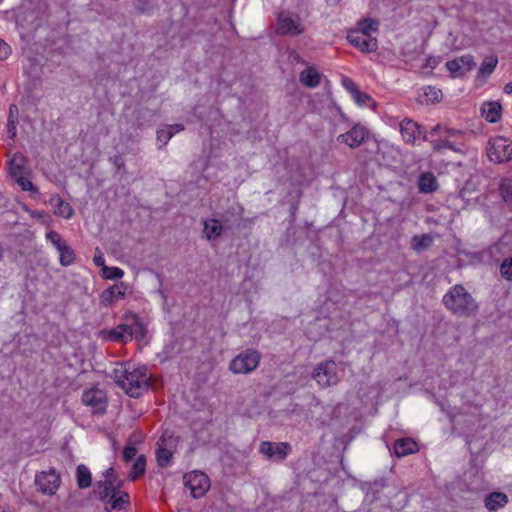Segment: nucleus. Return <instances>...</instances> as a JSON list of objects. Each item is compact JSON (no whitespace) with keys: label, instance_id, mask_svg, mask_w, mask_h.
Wrapping results in <instances>:
<instances>
[{"label":"nucleus","instance_id":"1","mask_svg":"<svg viewBox=\"0 0 512 512\" xmlns=\"http://www.w3.org/2000/svg\"><path fill=\"white\" fill-rule=\"evenodd\" d=\"M114 381L131 397H139L147 389L151 375L146 366L121 365L113 370Z\"/></svg>","mask_w":512,"mask_h":512},{"label":"nucleus","instance_id":"2","mask_svg":"<svg viewBox=\"0 0 512 512\" xmlns=\"http://www.w3.org/2000/svg\"><path fill=\"white\" fill-rule=\"evenodd\" d=\"M444 307L454 316L471 317L477 314L479 305L461 284L449 288L442 298Z\"/></svg>","mask_w":512,"mask_h":512},{"label":"nucleus","instance_id":"3","mask_svg":"<svg viewBox=\"0 0 512 512\" xmlns=\"http://www.w3.org/2000/svg\"><path fill=\"white\" fill-rule=\"evenodd\" d=\"M313 379L322 388L336 385L340 381L338 365L333 360H325L314 368Z\"/></svg>","mask_w":512,"mask_h":512},{"label":"nucleus","instance_id":"4","mask_svg":"<svg viewBox=\"0 0 512 512\" xmlns=\"http://www.w3.org/2000/svg\"><path fill=\"white\" fill-rule=\"evenodd\" d=\"M260 359L261 355L258 351L248 349L232 359L229 369L234 374H248L258 367Z\"/></svg>","mask_w":512,"mask_h":512},{"label":"nucleus","instance_id":"5","mask_svg":"<svg viewBox=\"0 0 512 512\" xmlns=\"http://www.w3.org/2000/svg\"><path fill=\"white\" fill-rule=\"evenodd\" d=\"M487 156L494 163H503L512 159V141L499 136L491 139L487 146Z\"/></svg>","mask_w":512,"mask_h":512},{"label":"nucleus","instance_id":"6","mask_svg":"<svg viewBox=\"0 0 512 512\" xmlns=\"http://www.w3.org/2000/svg\"><path fill=\"white\" fill-rule=\"evenodd\" d=\"M183 482L189 488L191 496L195 499L203 497L210 488L208 476L200 471L186 473L183 477Z\"/></svg>","mask_w":512,"mask_h":512},{"label":"nucleus","instance_id":"7","mask_svg":"<svg viewBox=\"0 0 512 512\" xmlns=\"http://www.w3.org/2000/svg\"><path fill=\"white\" fill-rule=\"evenodd\" d=\"M305 30L300 19L292 17L287 13H280L276 24V32L280 35L296 36L303 33Z\"/></svg>","mask_w":512,"mask_h":512},{"label":"nucleus","instance_id":"8","mask_svg":"<svg viewBox=\"0 0 512 512\" xmlns=\"http://www.w3.org/2000/svg\"><path fill=\"white\" fill-rule=\"evenodd\" d=\"M82 402L91 407L93 413L103 414L107 408L105 393L97 388L86 390L82 394Z\"/></svg>","mask_w":512,"mask_h":512},{"label":"nucleus","instance_id":"9","mask_svg":"<svg viewBox=\"0 0 512 512\" xmlns=\"http://www.w3.org/2000/svg\"><path fill=\"white\" fill-rule=\"evenodd\" d=\"M290 451V445L286 442L263 441L259 446V452L268 459L283 461Z\"/></svg>","mask_w":512,"mask_h":512},{"label":"nucleus","instance_id":"10","mask_svg":"<svg viewBox=\"0 0 512 512\" xmlns=\"http://www.w3.org/2000/svg\"><path fill=\"white\" fill-rule=\"evenodd\" d=\"M347 39L362 52L371 53L378 48L377 39L363 32L352 30L348 33Z\"/></svg>","mask_w":512,"mask_h":512},{"label":"nucleus","instance_id":"11","mask_svg":"<svg viewBox=\"0 0 512 512\" xmlns=\"http://www.w3.org/2000/svg\"><path fill=\"white\" fill-rule=\"evenodd\" d=\"M367 136V129L360 124H356L348 132L340 134L337 137V142L345 143L350 148H357L365 141Z\"/></svg>","mask_w":512,"mask_h":512},{"label":"nucleus","instance_id":"12","mask_svg":"<svg viewBox=\"0 0 512 512\" xmlns=\"http://www.w3.org/2000/svg\"><path fill=\"white\" fill-rule=\"evenodd\" d=\"M35 483L44 494L54 495L59 488L60 477L54 470L41 472L36 475Z\"/></svg>","mask_w":512,"mask_h":512},{"label":"nucleus","instance_id":"13","mask_svg":"<svg viewBox=\"0 0 512 512\" xmlns=\"http://www.w3.org/2000/svg\"><path fill=\"white\" fill-rule=\"evenodd\" d=\"M476 63L471 55H463L446 63L448 71L454 76H462L471 71Z\"/></svg>","mask_w":512,"mask_h":512},{"label":"nucleus","instance_id":"14","mask_svg":"<svg viewBox=\"0 0 512 512\" xmlns=\"http://www.w3.org/2000/svg\"><path fill=\"white\" fill-rule=\"evenodd\" d=\"M400 132L402 138L407 143H414L417 139H424V132L422 128L410 119H404L400 123Z\"/></svg>","mask_w":512,"mask_h":512},{"label":"nucleus","instance_id":"15","mask_svg":"<svg viewBox=\"0 0 512 512\" xmlns=\"http://www.w3.org/2000/svg\"><path fill=\"white\" fill-rule=\"evenodd\" d=\"M101 335L103 339L111 342H119L123 344L130 342L128 323L119 324L112 329L103 330Z\"/></svg>","mask_w":512,"mask_h":512},{"label":"nucleus","instance_id":"16","mask_svg":"<svg viewBox=\"0 0 512 512\" xmlns=\"http://www.w3.org/2000/svg\"><path fill=\"white\" fill-rule=\"evenodd\" d=\"M49 204L52 206L54 214L57 216L70 219L74 214L71 205L64 201L58 194L51 195Z\"/></svg>","mask_w":512,"mask_h":512},{"label":"nucleus","instance_id":"17","mask_svg":"<svg viewBox=\"0 0 512 512\" xmlns=\"http://www.w3.org/2000/svg\"><path fill=\"white\" fill-rule=\"evenodd\" d=\"M418 451V444L411 438L398 439L394 443V453L401 458Z\"/></svg>","mask_w":512,"mask_h":512},{"label":"nucleus","instance_id":"18","mask_svg":"<svg viewBox=\"0 0 512 512\" xmlns=\"http://www.w3.org/2000/svg\"><path fill=\"white\" fill-rule=\"evenodd\" d=\"M223 226L218 219H208L203 221V233L207 240H215L222 235Z\"/></svg>","mask_w":512,"mask_h":512},{"label":"nucleus","instance_id":"19","mask_svg":"<svg viewBox=\"0 0 512 512\" xmlns=\"http://www.w3.org/2000/svg\"><path fill=\"white\" fill-rule=\"evenodd\" d=\"M120 483L116 480H105L98 482L95 488V493L98 495L100 500H105L107 497L116 494V490L119 488Z\"/></svg>","mask_w":512,"mask_h":512},{"label":"nucleus","instance_id":"20","mask_svg":"<svg viewBox=\"0 0 512 512\" xmlns=\"http://www.w3.org/2000/svg\"><path fill=\"white\" fill-rule=\"evenodd\" d=\"M165 441L166 436L165 434H163L162 437L160 438V441L157 443L158 447L156 449L157 463L162 468L167 467L169 465L171 458L173 456L172 451L165 447Z\"/></svg>","mask_w":512,"mask_h":512},{"label":"nucleus","instance_id":"21","mask_svg":"<svg viewBox=\"0 0 512 512\" xmlns=\"http://www.w3.org/2000/svg\"><path fill=\"white\" fill-rule=\"evenodd\" d=\"M125 293L116 285L104 290L100 295V304L108 307L114 304L116 299L123 298Z\"/></svg>","mask_w":512,"mask_h":512},{"label":"nucleus","instance_id":"22","mask_svg":"<svg viewBox=\"0 0 512 512\" xmlns=\"http://www.w3.org/2000/svg\"><path fill=\"white\" fill-rule=\"evenodd\" d=\"M482 116L489 122L495 123L501 117L502 107L498 102L484 103L482 106Z\"/></svg>","mask_w":512,"mask_h":512},{"label":"nucleus","instance_id":"23","mask_svg":"<svg viewBox=\"0 0 512 512\" xmlns=\"http://www.w3.org/2000/svg\"><path fill=\"white\" fill-rule=\"evenodd\" d=\"M508 502L506 494L501 492H493L486 496L485 506L490 511H496L504 507Z\"/></svg>","mask_w":512,"mask_h":512},{"label":"nucleus","instance_id":"24","mask_svg":"<svg viewBox=\"0 0 512 512\" xmlns=\"http://www.w3.org/2000/svg\"><path fill=\"white\" fill-rule=\"evenodd\" d=\"M299 79L304 86L315 88L320 84L321 75L315 68L309 67L300 73Z\"/></svg>","mask_w":512,"mask_h":512},{"label":"nucleus","instance_id":"25","mask_svg":"<svg viewBox=\"0 0 512 512\" xmlns=\"http://www.w3.org/2000/svg\"><path fill=\"white\" fill-rule=\"evenodd\" d=\"M433 244V237L430 234L414 235L411 238L410 247L415 252H422L429 249Z\"/></svg>","mask_w":512,"mask_h":512},{"label":"nucleus","instance_id":"26","mask_svg":"<svg viewBox=\"0 0 512 512\" xmlns=\"http://www.w3.org/2000/svg\"><path fill=\"white\" fill-rule=\"evenodd\" d=\"M418 187L422 193L436 191L438 188L436 177L430 172L422 174L419 178Z\"/></svg>","mask_w":512,"mask_h":512},{"label":"nucleus","instance_id":"27","mask_svg":"<svg viewBox=\"0 0 512 512\" xmlns=\"http://www.w3.org/2000/svg\"><path fill=\"white\" fill-rule=\"evenodd\" d=\"M498 63V58L495 55L487 56L478 71V78H487L489 77L493 71L495 70Z\"/></svg>","mask_w":512,"mask_h":512},{"label":"nucleus","instance_id":"28","mask_svg":"<svg viewBox=\"0 0 512 512\" xmlns=\"http://www.w3.org/2000/svg\"><path fill=\"white\" fill-rule=\"evenodd\" d=\"M128 332L130 334V341L134 338L137 341H142L146 336V328L137 317H133V322L128 324Z\"/></svg>","mask_w":512,"mask_h":512},{"label":"nucleus","instance_id":"29","mask_svg":"<svg viewBox=\"0 0 512 512\" xmlns=\"http://www.w3.org/2000/svg\"><path fill=\"white\" fill-rule=\"evenodd\" d=\"M76 474L79 488L84 489L91 485V473L85 465L80 464L77 467Z\"/></svg>","mask_w":512,"mask_h":512},{"label":"nucleus","instance_id":"30","mask_svg":"<svg viewBox=\"0 0 512 512\" xmlns=\"http://www.w3.org/2000/svg\"><path fill=\"white\" fill-rule=\"evenodd\" d=\"M146 458L144 455H139L132 465L129 477L131 480H135L145 472Z\"/></svg>","mask_w":512,"mask_h":512},{"label":"nucleus","instance_id":"31","mask_svg":"<svg viewBox=\"0 0 512 512\" xmlns=\"http://www.w3.org/2000/svg\"><path fill=\"white\" fill-rule=\"evenodd\" d=\"M75 253L69 245H65L59 251V262L62 266L67 267L73 264Z\"/></svg>","mask_w":512,"mask_h":512},{"label":"nucleus","instance_id":"32","mask_svg":"<svg viewBox=\"0 0 512 512\" xmlns=\"http://www.w3.org/2000/svg\"><path fill=\"white\" fill-rule=\"evenodd\" d=\"M134 7L139 14H151L156 7L155 0H134Z\"/></svg>","mask_w":512,"mask_h":512},{"label":"nucleus","instance_id":"33","mask_svg":"<svg viewBox=\"0 0 512 512\" xmlns=\"http://www.w3.org/2000/svg\"><path fill=\"white\" fill-rule=\"evenodd\" d=\"M129 504V495L126 492H121L119 496L112 494L110 509L122 510Z\"/></svg>","mask_w":512,"mask_h":512},{"label":"nucleus","instance_id":"34","mask_svg":"<svg viewBox=\"0 0 512 512\" xmlns=\"http://www.w3.org/2000/svg\"><path fill=\"white\" fill-rule=\"evenodd\" d=\"M378 29V22L373 19H363L358 23V28L355 31L363 32L367 35H371Z\"/></svg>","mask_w":512,"mask_h":512},{"label":"nucleus","instance_id":"35","mask_svg":"<svg viewBox=\"0 0 512 512\" xmlns=\"http://www.w3.org/2000/svg\"><path fill=\"white\" fill-rule=\"evenodd\" d=\"M424 97L425 100L423 102L426 104L435 103L442 98V91L436 87L428 86L424 90Z\"/></svg>","mask_w":512,"mask_h":512},{"label":"nucleus","instance_id":"36","mask_svg":"<svg viewBox=\"0 0 512 512\" xmlns=\"http://www.w3.org/2000/svg\"><path fill=\"white\" fill-rule=\"evenodd\" d=\"M432 147L435 151L441 152L443 149H450L452 151H459L456 147L455 142L451 141L449 138L439 139L432 142Z\"/></svg>","mask_w":512,"mask_h":512},{"label":"nucleus","instance_id":"37","mask_svg":"<svg viewBox=\"0 0 512 512\" xmlns=\"http://www.w3.org/2000/svg\"><path fill=\"white\" fill-rule=\"evenodd\" d=\"M173 136V131H170L167 125H165L163 128L158 129L157 141L162 143L161 145H159L158 148L162 149L163 146H165Z\"/></svg>","mask_w":512,"mask_h":512},{"label":"nucleus","instance_id":"38","mask_svg":"<svg viewBox=\"0 0 512 512\" xmlns=\"http://www.w3.org/2000/svg\"><path fill=\"white\" fill-rule=\"evenodd\" d=\"M123 275V270L118 267L104 266L102 269V276L107 279H121Z\"/></svg>","mask_w":512,"mask_h":512},{"label":"nucleus","instance_id":"39","mask_svg":"<svg viewBox=\"0 0 512 512\" xmlns=\"http://www.w3.org/2000/svg\"><path fill=\"white\" fill-rule=\"evenodd\" d=\"M22 159L13 158L10 163V174L14 179L22 177L24 174V169L22 166Z\"/></svg>","mask_w":512,"mask_h":512},{"label":"nucleus","instance_id":"40","mask_svg":"<svg viewBox=\"0 0 512 512\" xmlns=\"http://www.w3.org/2000/svg\"><path fill=\"white\" fill-rule=\"evenodd\" d=\"M500 273L503 278L512 281V257L503 260L500 265Z\"/></svg>","mask_w":512,"mask_h":512},{"label":"nucleus","instance_id":"41","mask_svg":"<svg viewBox=\"0 0 512 512\" xmlns=\"http://www.w3.org/2000/svg\"><path fill=\"white\" fill-rule=\"evenodd\" d=\"M500 193L505 202H512V180L502 181Z\"/></svg>","mask_w":512,"mask_h":512},{"label":"nucleus","instance_id":"42","mask_svg":"<svg viewBox=\"0 0 512 512\" xmlns=\"http://www.w3.org/2000/svg\"><path fill=\"white\" fill-rule=\"evenodd\" d=\"M352 96L359 106H368L370 104H374L370 95L365 92H361L359 89Z\"/></svg>","mask_w":512,"mask_h":512},{"label":"nucleus","instance_id":"43","mask_svg":"<svg viewBox=\"0 0 512 512\" xmlns=\"http://www.w3.org/2000/svg\"><path fill=\"white\" fill-rule=\"evenodd\" d=\"M46 239L54 245L58 252L66 245V242L62 240L61 236L56 231H49L46 234Z\"/></svg>","mask_w":512,"mask_h":512},{"label":"nucleus","instance_id":"44","mask_svg":"<svg viewBox=\"0 0 512 512\" xmlns=\"http://www.w3.org/2000/svg\"><path fill=\"white\" fill-rule=\"evenodd\" d=\"M15 181L24 191H37V188L32 184V182L26 179L24 176L15 179Z\"/></svg>","mask_w":512,"mask_h":512},{"label":"nucleus","instance_id":"45","mask_svg":"<svg viewBox=\"0 0 512 512\" xmlns=\"http://www.w3.org/2000/svg\"><path fill=\"white\" fill-rule=\"evenodd\" d=\"M137 450L134 446H127L124 448L123 457L126 461H130L136 455Z\"/></svg>","mask_w":512,"mask_h":512},{"label":"nucleus","instance_id":"46","mask_svg":"<svg viewBox=\"0 0 512 512\" xmlns=\"http://www.w3.org/2000/svg\"><path fill=\"white\" fill-rule=\"evenodd\" d=\"M342 84L352 95L358 90L357 85L349 78H344Z\"/></svg>","mask_w":512,"mask_h":512},{"label":"nucleus","instance_id":"47","mask_svg":"<svg viewBox=\"0 0 512 512\" xmlns=\"http://www.w3.org/2000/svg\"><path fill=\"white\" fill-rule=\"evenodd\" d=\"M10 54L9 45L0 39V58H6Z\"/></svg>","mask_w":512,"mask_h":512},{"label":"nucleus","instance_id":"48","mask_svg":"<svg viewBox=\"0 0 512 512\" xmlns=\"http://www.w3.org/2000/svg\"><path fill=\"white\" fill-rule=\"evenodd\" d=\"M93 261L96 266H99L102 268L105 266V259H104V256L102 253H99L98 255L96 254L93 258Z\"/></svg>","mask_w":512,"mask_h":512},{"label":"nucleus","instance_id":"49","mask_svg":"<svg viewBox=\"0 0 512 512\" xmlns=\"http://www.w3.org/2000/svg\"><path fill=\"white\" fill-rule=\"evenodd\" d=\"M112 162L119 169L124 167V160H123L122 156H120V155L114 156L112 158Z\"/></svg>","mask_w":512,"mask_h":512},{"label":"nucleus","instance_id":"50","mask_svg":"<svg viewBox=\"0 0 512 512\" xmlns=\"http://www.w3.org/2000/svg\"><path fill=\"white\" fill-rule=\"evenodd\" d=\"M167 127L170 129V131H173V135H175L176 133L184 130V125L183 124L167 125Z\"/></svg>","mask_w":512,"mask_h":512},{"label":"nucleus","instance_id":"51","mask_svg":"<svg viewBox=\"0 0 512 512\" xmlns=\"http://www.w3.org/2000/svg\"><path fill=\"white\" fill-rule=\"evenodd\" d=\"M8 133L11 138H14L16 135V127H15L13 121H11V120H9V124H8Z\"/></svg>","mask_w":512,"mask_h":512},{"label":"nucleus","instance_id":"52","mask_svg":"<svg viewBox=\"0 0 512 512\" xmlns=\"http://www.w3.org/2000/svg\"><path fill=\"white\" fill-rule=\"evenodd\" d=\"M105 480H116L114 477V470L113 468H108L105 471Z\"/></svg>","mask_w":512,"mask_h":512},{"label":"nucleus","instance_id":"53","mask_svg":"<svg viewBox=\"0 0 512 512\" xmlns=\"http://www.w3.org/2000/svg\"><path fill=\"white\" fill-rule=\"evenodd\" d=\"M232 210H233V212H232L233 216L241 217L243 214V208L240 206H238L237 208H232Z\"/></svg>","mask_w":512,"mask_h":512},{"label":"nucleus","instance_id":"54","mask_svg":"<svg viewBox=\"0 0 512 512\" xmlns=\"http://www.w3.org/2000/svg\"><path fill=\"white\" fill-rule=\"evenodd\" d=\"M504 92L506 94H511L512 93V81L505 85Z\"/></svg>","mask_w":512,"mask_h":512},{"label":"nucleus","instance_id":"55","mask_svg":"<svg viewBox=\"0 0 512 512\" xmlns=\"http://www.w3.org/2000/svg\"><path fill=\"white\" fill-rule=\"evenodd\" d=\"M439 129H440V126H439V125H437V126H435V127L432 129L431 133H437V132L439 131Z\"/></svg>","mask_w":512,"mask_h":512},{"label":"nucleus","instance_id":"56","mask_svg":"<svg viewBox=\"0 0 512 512\" xmlns=\"http://www.w3.org/2000/svg\"><path fill=\"white\" fill-rule=\"evenodd\" d=\"M228 213L229 212L227 211L225 214L222 215V218H223L224 221H228L229 220V218L227 216Z\"/></svg>","mask_w":512,"mask_h":512},{"label":"nucleus","instance_id":"57","mask_svg":"<svg viewBox=\"0 0 512 512\" xmlns=\"http://www.w3.org/2000/svg\"><path fill=\"white\" fill-rule=\"evenodd\" d=\"M2 256H3V248H2V246L0 245V259L2 258Z\"/></svg>","mask_w":512,"mask_h":512},{"label":"nucleus","instance_id":"58","mask_svg":"<svg viewBox=\"0 0 512 512\" xmlns=\"http://www.w3.org/2000/svg\"><path fill=\"white\" fill-rule=\"evenodd\" d=\"M449 133L454 135V134H458L459 132L453 130V131H449Z\"/></svg>","mask_w":512,"mask_h":512},{"label":"nucleus","instance_id":"59","mask_svg":"<svg viewBox=\"0 0 512 512\" xmlns=\"http://www.w3.org/2000/svg\"><path fill=\"white\" fill-rule=\"evenodd\" d=\"M464 193H465V189H462V190L460 191V195L463 197V196H464Z\"/></svg>","mask_w":512,"mask_h":512},{"label":"nucleus","instance_id":"60","mask_svg":"<svg viewBox=\"0 0 512 512\" xmlns=\"http://www.w3.org/2000/svg\"><path fill=\"white\" fill-rule=\"evenodd\" d=\"M0 512H6V510L0 506Z\"/></svg>","mask_w":512,"mask_h":512},{"label":"nucleus","instance_id":"61","mask_svg":"<svg viewBox=\"0 0 512 512\" xmlns=\"http://www.w3.org/2000/svg\"><path fill=\"white\" fill-rule=\"evenodd\" d=\"M13 108H15V106H14V105H11V106H10V112H12V109H13Z\"/></svg>","mask_w":512,"mask_h":512}]
</instances>
